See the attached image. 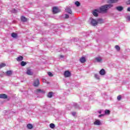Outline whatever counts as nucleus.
<instances>
[{"label":"nucleus","instance_id":"nucleus-39","mask_svg":"<svg viewBox=\"0 0 130 130\" xmlns=\"http://www.w3.org/2000/svg\"><path fill=\"white\" fill-rule=\"evenodd\" d=\"M102 116H104V114H101L99 115V117H102Z\"/></svg>","mask_w":130,"mask_h":130},{"label":"nucleus","instance_id":"nucleus-21","mask_svg":"<svg viewBox=\"0 0 130 130\" xmlns=\"http://www.w3.org/2000/svg\"><path fill=\"white\" fill-rule=\"evenodd\" d=\"M27 128H28L29 129H31V128H32L33 127V125L31 124H28L27 125Z\"/></svg>","mask_w":130,"mask_h":130},{"label":"nucleus","instance_id":"nucleus-38","mask_svg":"<svg viewBox=\"0 0 130 130\" xmlns=\"http://www.w3.org/2000/svg\"><path fill=\"white\" fill-rule=\"evenodd\" d=\"M127 5H130V0L126 2Z\"/></svg>","mask_w":130,"mask_h":130},{"label":"nucleus","instance_id":"nucleus-2","mask_svg":"<svg viewBox=\"0 0 130 130\" xmlns=\"http://www.w3.org/2000/svg\"><path fill=\"white\" fill-rule=\"evenodd\" d=\"M40 84V81H39V79H37L34 80L33 85L35 87H38V86H39Z\"/></svg>","mask_w":130,"mask_h":130},{"label":"nucleus","instance_id":"nucleus-19","mask_svg":"<svg viewBox=\"0 0 130 130\" xmlns=\"http://www.w3.org/2000/svg\"><path fill=\"white\" fill-rule=\"evenodd\" d=\"M21 19L22 22H27V18H26V17L22 16Z\"/></svg>","mask_w":130,"mask_h":130},{"label":"nucleus","instance_id":"nucleus-25","mask_svg":"<svg viewBox=\"0 0 130 130\" xmlns=\"http://www.w3.org/2000/svg\"><path fill=\"white\" fill-rule=\"evenodd\" d=\"M117 2H118V0H110V3L111 4H114L115 3H117Z\"/></svg>","mask_w":130,"mask_h":130},{"label":"nucleus","instance_id":"nucleus-16","mask_svg":"<svg viewBox=\"0 0 130 130\" xmlns=\"http://www.w3.org/2000/svg\"><path fill=\"white\" fill-rule=\"evenodd\" d=\"M100 74L101 76H104V75H105V70H104V69H102L100 71Z\"/></svg>","mask_w":130,"mask_h":130},{"label":"nucleus","instance_id":"nucleus-22","mask_svg":"<svg viewBox=\"0 0 130 130\" xmlns=\"http://www.w3.org/2000/svg\"><path fill=\"white\" fill-rule=\"evenodd\" d=\"M52 95H53V93L52 92H50L48 93V97L49 98H51V97H52Z\"/></svg>","mask_w":130,"mask_h":130},{"label":"nucleus","instance_id":"nucleus-8","mask_svg":"<svg viewBox=\"0 0 130 130\" xmlns=\"http://www.w3.org/2000/svg\"><path fill=\"white\" fill-rule=\"evenodd\" d=\"M7 98H8V95L6 94L2 93L0 94L1 99H7Z\"/></svg>","mask_w":130,"mask_h":130},{"label":"nucleus","instance_id":"nucleus-41","mask_svg":"<svg viewBox=\"0 0 130 130\" xmlns=\"http://www.w3.org/2000/svg\"><path fill=\"white\" fill-rule=\"evenodd\" d=\"M60 57H61L62 58H63V56L62 55H60Z\"/></svg>","mask_w":130,"mask_h":130},{"label":"nucleus","instance_id":"nucleus-20","mask_svg":"<svg viewBox=\"0 0 130 130\" xmlns=\"http://www.w3.org/2000/svg\"><path fill=\"white\" fill-rule=\"evenodd\" d=\"M27 64V62L24 61H22L21 62V67H25V66H26Z\"/></svg>","mask_w":130,"mask_h":130},{"label":"nucleus","instance_id":"nucleus-34","mask_svg":"<svg viewBox=\"0 0 130 130\" xmlns=\"http://www.w3.org/2000/svg\"><path fill=\"white\" fill-rule=\"evenodd\" d=\"M12 13H16L17 10H16L15 9H14L12 10Z\"/></svg>","mask_w":130,"mask_h":130},{"label":"nucleus","instance_id":"nucleus-35","mask_svg":"<svg viewBox=\"0 0 130 130\" xmlns=\"http://www.w3.org/2000/svg\"><path fill=\"white\" fill-rule=\"evenodd\" d=\"M69 15H68V14H65V18L66 19H68V18H69Z\"/></svg>","mask_w":130,"mask_h":130},{"label":"nucleus","instance_id":"nucleus-12","mask_svg":"<svg viewBox=\"0 0 130 130\" xmlns=\"http://www.w3.org/2000/svg\"><path fill=\"white\" fill-rule=\"evenodd\" d=\"M66 12H67L69 14H72V10H71V8L69 7L66 8Z\"/></svg>","mask_w":130,"mask_h":130},{"label":"nucleus","instance_id":"nucleus-29","mask_svg":"<svg viewBox=\"0 0 130 130\" xmlns=\"http://www.w3.org/2000/svg\"><path fill=\"white\" fill-rule=\"evenodd\" d=\"M6 67V64L2 63L0 64V69H2V68H4Z\"/></svg>","mask_w":130,"mask_h":130},{"label":"nucleus","instance_id":"nucleus-32","mask_svg":"<svg viewBox=\"0 0 130 130\" xmlns=\"http://www.w3.org/2000/svg\"><path fill=\"white\" fill-rule=\"evenodd\" d=\"M48 76H49V77H52V76H53L52 75V73H51V72H48Z\"/></svg>","mask_w":130,"mask_h":130},{"label":"nucleus","instance_id":"nucleus-28","mask_svg":"<svg viewBox=\"0 0 130 130\" xmlns=\"http://www.w3.org/2000/svg\"><path fill=\"white\" fill-rule=\"evenodd\" d=\"M105 114H110V111L109 110H106L105 111Z\"/></svg>","mask_w":130,"mask_h":130},{"label":"nucleus","instance_id":"nucleus-14","mask_svg":"<svg viewBox=\"0 0 130 130\" xmlns=\"http://www.w3.org/2000/svg\"><path fill=\"white\" fill-rule=\"evenodd\" d=\"M94 124H95V125H100V124H101V122H100L99 120H96L94 122Z\"/></svg>","mask_w":130,"mask_h":130},{"label":"nucleus","instance_id":"nucleus-3","mask_svg":"<svg viewBox=\"0 0 130 130\" xmlns=\"http://www.w3.org/2000/svg\"><path fill=\"white\" fill-rule=\"evenodd\" d=\"M101 13L99 9H95L92 11V14L94 17H98V13Z\"/></svg>","mask_w":130,"mask_h":130},{"label":"nucleus","instance_id":"nucleus-36","mask_svg":"<svg viewBox=\"0 0 130 130\" xmlns=\"http://www.w3.org/2000/svg\"><path fill=\"white\" fill-rule=\"evenodd\" d=\"M126 19L127 21H130V16H128L126 17Z\"/></svg>","mask_w":130,"mask_h":130},{"label":"nucleus","instance_id":"nucleus-24","mask_svg":"<svg viewBox=\"0 0 130 130\" xmlns=\"http://www.w3.org/2000/svg\"><path fill=\"white\" fill-rule=\"evenodd\" d=\"M75 5H76V6H77V7H80L81 4H80V2L76 1L75 3Z\"/></svg>","mask_w":130,"mask_h":130},{"label":"nucleus","instance_id":"nucleus-33","mask_svg":"<svg viewBox=\"0 0 130 130\" xmlns=\"http://www.w3.org/2000/svg\"><path fill=\"white\" fill-rule=\"evenodd\" d=\"M74 106H75V108H78V107H79V106H78V104H77V103H74Z\"/></svg>","mask_w":130,"mask_h":130},{"label":"nucleus","instance_id":"nucleus-30","mask_svg":"<svg viewBox=\"0 0 130 130\" xmlns=\"http://www.w3.org/2000/svg\"><path fill=\"white\" fill-rule=\"evenodd\" d=\"M118 101H120L121 100V95H119L117 96Z\"/></svg>","mask_w":130,"mask_h":130},{"label":"nucleus","instance_id":"nucleus-31","mask_svg":"<svg viewBox=\"0 0 130 130\" xmlns=\"http://www.w3.org/2000/svg\"><path fill=\"white\" fill-rule=\"evenodd\" d=\"M94 77L96 79H97L98 80H99L100 79L99 75H98V74H95Z\"/></svg>","mask_w":130,"mask_h":130},{"label":"nucleus","instance_id":"nucleus-7","mask_svg":"<svg viewBox=\"0 0 130 130\" xmlns=\"http://www.w3.org/2000/svg\"><path fill=\"white\" fill-rule=\"evenodd\" d=\"M52 12L53 14H57L59 13V9L57 7H53Z\"/></svg>","mask_w":130,"mask_h":130},{"label":"nucleus","instance_id":"nucleus-1","mask_svg":"<svg viewBox=\"0 0 130 130\" xmlns=\"http://www.w3.org/2000/svg\"><path fill=\"white\" fill-rule=\"evenodd\" d=\"M113 7V5H112V4L106 5L101 7L99 10L101 13H106L109 9Z\"/></svg>","mask_w":130,"mask_h":130},{"label":"nucleus","instance_id":"nucleus-15","mask_svg":"<svg viewBox=\"0 0 130 130\" xmlns=\"http://www.w3.org/2000/svg\"><path fill=\"white\" fill-rule=\"evenodd\" d=\"M98 24H103V23H104L103 21V19L100 18L97 20Z\"/></svg>","mask_w":130,"mask_h":130},{"label":"nucleus","instance_id":"nucleus-26","mask_svg":"<svg viewBox=\"0 0 130 130\" xmlns=\"http://www.w3.org/2000/svg\"><path fill=\"white\" fill-rule=\"evenodd\" d=\"M50 127L51 128H54V127H55V125H54V124L53 123H51L50 124Z\"/></svg>","mask_w":130,"mask_h":130},{"label":"nucleus","instance_id":"nucleus-42","mask_svg":"<svg viewBox=\"0 0 130 130\" xmlns=\"http://www.w3.org/2000/svg\"><path fill=\"white\" fill-rule=\"evenodd\" d=\"M99 113H100V114H101V112H99Z\"/></svg>","mask_w":130,"mask_h":130},{"label":"nucleus","instance_id":"nucleus-40","mask_svg":"<svg viewBox=\"0 0 130 130\" xmlns=\"http://www.w3.org/2000/svg\"><path fill=\"white\" fill-rule=\"evenodd\" d=\"M127 11L130 12V7L127 8Z\"/></svg>","mask_w":130,"mask_h":130},{"label":"nucleus","instance_id":"nucleus-37","mask_svg":"<svg viewBox=\"0 0 130 130\" xmlns=\"http://www.w3.org/2000/svg\"><path fill=\"white\" fill-rule=\"evenodd\" d=\"M76 114H77L76 112H72V115H73V116H75L76 115Z\"/></svg>","mask_w":130,"mask_h":130},{"label":"nucleus","instance_id":"nucleus-27","mask_svg":"<svg viewBox=\"0 0 130 130\" xmlns=\"http://www.w3.org/2000/svg\"><path fill=\"white\" fill-rule=\"evenodd\" d=\"M115 48H116V49L118 51H119L120 50V47H119L118 46V45H116L115 46Z\"/></svg>","mask_w":130,"mask_h":130},{"label":"nucleus","instance_id":"nucleus-9","mask_svg":"<svg viewBox=\"0 0 130 130\" xmlns=\"http://www.w3.org/2000/svg\"><path fill=\"white\" fill-rule=\"evenodd\" d=\"M95 60L97 62H101L102 61V58L101 57H96L95 58Z\"/></svg>","mask_w":130,"mask_h":130},{"label":"nucleus","instance_id":"nucleus-23","mask_svg":"<svg viewBox=\"0 0 130 130\" xmlns=\"http://www.w3.org/2000/svg\"><path fill=\"white\" fill-rule=\"evenodd\" d=\"M12 37H13V38H17V34L13 32L11 34Z\"/></svg>","mask_w":130,"mask_h":130},{"label":"nucleus","instance_id":"nucleus-10","mask_svg":"<svg viewBox=\"0 0 130 130\" xmlns=\"http://www.w3.org/2000/svg\"><path fill=\"white\" fill-rule=\"evenodd\" d=\"M27 75H28L29 76H32L33 75V72L31 70V69H27L26 71Z\"/></svg>","mask_w":130,"mask_h":130},{"label":"nucleus","instance_id":"nucleus-13","mask_svg":"<svg viewBox=\"0 0 130 130\" xmlns=\"http://www.w3.org/2000/svg\"><path fill=\"white\" fill-rule=\"evenodd\" d=\"M24 59V57L22 56H20L19 57H18L16 59L17 61H22L23 59Z\"/></svg>","mask_w":130,"mask_h":130},{"label":"nucleus","instance_id":"nucleus-5","mask_svg":"<svg viewBox=\"0 0 130 130\" xmlns=\"http://www.w3.org/2000/svg\"><path fill=\"white\" fill-rule=\"evenodd\" d=\"M37 94H45V91L38 88L36 90Z\"/></svg>","mask_w":130,"mask_h":130},{"label":"nucleus","instance_id":"nucleus-11","mask_svg":"<svg viewBox=\"0 0 130 130\" xmlns=\"http://www.w3.org/2000/svg\"><path fill=\"white\" fill-rule=\"evenodd\" d=\"M80 61L81 63H84V62H86V58L85 57H82L80 58Z\"/></svg>","mask_w":130,"mask_h":130},{"label":"nucleus","instance_id":"nucleus-18","mask_svg":"<svg viewBox=\"0 0 130 130\" xmlns=\"http://www.w3.org/2000/svg\"><path fill=\"white\" fill-rule=\"evenodd\" d=\"M12 74H13V72H12V71H8L6 72V75L7 76H12Z\"/></svg>","mask_w":130,"mask_h":130},{"label":"nucleus","instance_id":"nucleus-17","mask_svg":"<svg viewBox=\"0 0 130 130\" xmlns=\"http://www.w3.org/2000/svg\"><path fill=\"white\" fill-rule=\"evenodd\" d=\"M116 9L117 10V11H119V12H121V11L123 10V7L121 6H118L116 7Z\"/></svg>","mask_w":130,"mask_h":130},{"label":"nucleus","instance_id":"nucleus-6","mask_svg":"<svg viewBox=\"0 0 130 130\" xmlns=\"http://www.w3.org/2000/svg\"><path fill=\"white\" fill-rule=\"evenodd\" d=\"M64 76L66 78H70V77H71V72L69 71H65L64 73Z\"/></svg>","mask_w":130,"mask_h":130},{"label":"nucleus","instance_id":"nucleus-4","mask_svg":"<svg viewBox=\"0 0 130 130\" xmlns=\"http://www.w3.org/2000/svg\"><path fill=\"white\" fill-rule=\"evenodd\" d=\"M91 24L92 26H97L98 25V22L96 20L92 18L91 19Z\"/></svg>","mask_w":130,"mask_h":130}]
</instances>
